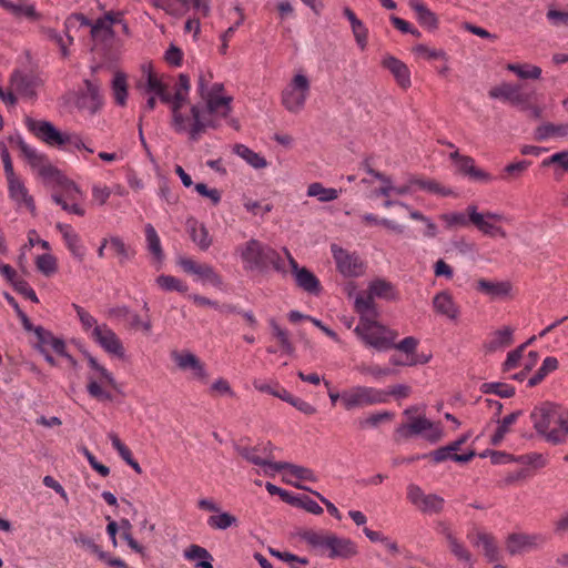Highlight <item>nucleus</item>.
<instances>
[{
    "label": "nucleus",
    "mask_w": 568,
    "mask_h": 568,
    "mask_svg": "<svg viewBox=\"0 0 568 568\" xmlns=\"http://www.w3.org/2000/svg\"><path fill=\"white\" fill-rule=\"evenodd\" d=\"M536 433L551 445H561L568 440V410L560 405L544 402L530 413Z\"/></svg>",
    "instance_id": "1"
},
{
    "label": "nucleus",
    "mask_w": 568,
    "mask_h": 568,
    "mask_svg": "<svg viewBox=\"0 0 568 568\" xmlns=\"http://www.w3.org/2000/svg\"><path fill=\"white\" fill-rule=\"evenodd\" d=\"M237 252L243 261L244 268L250 271L266 272L271 266L277 272H285L284 262L280 254L270 245L258 240L251 239Z\"/></svg>",
    "instance_id": "2"
},
{
    "label": "nucleus",
    "mask_w": 568,
    "mask_h": 568,
    "mask_svg": "<svg viewBox=\"0 0 568 568\" xmlns=\"http://www.w3.org/2000/svg\"><path fill=\"white\" fill-rule=\"evenodd\" d=\"M16 143L30 166L38 169L39 174L44 180L53 181L57 185L61 186L70 200L74 199L73 193H80L78 185L73 181L69 180L59 169L47 163L45 155L37 153L21 136L16 139Z\"/></svg>",
    "instance_id": "3"
},
{
    "label": "nucleus",
    "mask_w": 568,
    "mask_h": 568,
    "mask_svg": "<svg viewBox=\"0 0 568 568\" xmlns=\"http://www.w3.org/2000/svg\"><path fill=\"white\" fill-rule=\"evenodd\" d=\"M298 536L313 548L328 549L331 559H349L358 554L357 545L351 538L338 537L333 532L321 535L312 529H305L300 531Z\"/></svg>",
    "instance_id": "4"
},
{
    "label": "nucleus",
    "mask_w": 568,
    "mask_h": 568,
    "mask_svg": "<svg viewBox=\"0 0 568 568\" xmlns=\"http://www.w3.org/2000/svg\"><path fill=\"white\" fill-rule=\"evenodd\" d=\"M26 125L31 133L50 146L71 144L78 150L87 149V145L79 135L63 133L49 121L34 120L28 116L26 119Z\"/></svg>",
    "instance_id": "5"
},
{
    "label": "nucleus",
    "mask_w": 568,
    "mask_h": 568,
    "mask_svg": "<svg viewBox=\"0 0 568 568\" xmlns=\"http://www.w3.org/2000/svg\"><path fill=\"white\" fill-rule=\"evenodd\" d=\"M341 400L346 410L386 403L385 390L368 386H354L341 393Z\"/></svg>",
    "instance_id": "6"
},
{
    "label": "nucleus",
    "mask_w": 568,
    "mask_h": 568,
    "mask_svg": "<svg viewBox=\"0 0 568 568\" xmlns=\"http://www.w3.org/2000/svg\"><path fill=\"white\" fill-rule=\"evenodd\" d=\"M427 430L428 433L424 437L432 444L438 443L444 436L443 429L439 426H434L429 419L419 416L410 417V422L407 424H400L395 430V439H408Z\"/></svg>",
    "instance_id": "7"
},
{
    "label": "nucleus",
    "mask_w": 568,
    "mask_h": 568,
    "mask_svg": "<svg viewBox=\"0 0 568 568\" xmlns=\"http://www.w3.org/2000/svg\"><path fill=\"white\" fill-rule=\"evenodd\" d=\"M310 81L304 74H296L282 92V104L288 112L298 113L310 94Z\"/></svg>",
    "instance_id": "8"
},
{
    "label": "nucleus",
    "mask_w": 568,
    "mask_h": 568,
    "mask_svg": "<svg viewBox=\"0 0 568 568\" xmlns=\"http://www.w3.org/2000/svg\"><path fill=\"white\" fill-rule=\"evenodd\" d=\"M488 95L491 99L507 101L513 105L525 106L535 99V91L528 90L527 85L523 83L503 82L491 88Z\"/></svg>",
    "instance_id": "9"
},
{
    "label": "nucleus",
    "mask_w": 568,
    "mask_h": 568,
    "mask_svg": "<svg viewBox=\"0 0 568 568\" xmlns=\"http://www.w3.org/2000/svg\"><path fill=\"white\" fill-rule=\"evenodd\" d=\"M367 346L378 352H385L394 347V341L397 338V332L386 327L383 324L367 326L359 333H355Z\"/></svg>",
    "instance_id": "10"
},
{
    "label": "nucleus",
    "mask_w": 568,
    "mask_h": 568,
    "mask_svg": "<svg viewBox=\"0 0 568 568\" xmlns=\"http://www.w3.org/2000/svg\"><path fill=\"white\" fill-rule=\"evenodd\" d=\"M331 252L336 263L337 271L345 277H358L365 272V264L356 253H351L333 243Z\"/></svg>",
    "instance_id": "11"
},
{
    "label": "nucleus",
    "mask_w": 568,
    "mask_h": 568,
    "mask_svg": "<svg viewBox=\"0 0 568 568\" xmlns=\"http://www.w3.org/2000/svg\"><path fill=\"white\" fill-rule=\"evenodd\" d=\"M274 446L271 442L261 443L255 446H235L236 453L247 460L248 463L264 467V471L266 475L271 474L270 464H276L277 462H273Z\"/></svg>",
    "instance_id": "12"
},
{
    "label": "nucleus",
    "mask_w": 568,
    "mask_h": 568,
    "mask_svg": "<svg viewBox=\"0 0 568 568\" xmlns=\"http://www.w3.org/2000/svg\"><path fill=\"white\" fill-rule=\"evenodd\" d=\"M547 542V537L542 534L513 532L506 538V549L514 556L523 551L537 549Z\"/></svg>",
    "instance_id": "13"
},
{
    "label": "nucleus",
    "mask_w": 568,
    "mask_h": 568,
    "mask_svg": "<svg viewBox=\"0 0 568 568\" xmlns=\"http://www.w3.org/2000/svg\"><path fill=\"white\" fill-rule=\"evenodd\" d=\"M178 263L185 273L196 275L202 282L210 283L215 287H222V276L216 273L213 266L205 263H197L190 257H180Z\"/></svg>",
    "instance_id": "14"
},
{
    "label": "nucleus",
    "mask_w": 568,
    "mask_h": 568,
    "mask_svg": "<svg viewBox=\"0 0 568 568\" xmlns=\"http://www.w3.org/2000/svg\"><path fill=\"white\" fill-rule=\"evenodd\" d=\"M189 93L181 92V90H175L172 95L170 92L168 93V101L165 104L170 105L171 109V126L176 133H185L187 130L189 118L182 113V108L189 101Z\"/></svg>",
    "instance_id": "15"
},
{
    "label": "nucleus",
    "mask_w": 568,
    "mask_h": 568,
    "mask_svg": "<svg viewBox=\"0 0 568 568\" xmlns=\"http://www.w3.org/2000/svg\"><path fill=\"white\" fill-rule=\"evenodd\" d=\"M94 341L108 353L119 357H124V347L118 335L108 325H95L92 332Z\"/></svg>",
    "instance_id": "16"
},
{
    "label": "nucleus",
    "mask_w": 568,
    "mask_h": 568,
    "mask_svg": "<svg viewBox=\"0 0 568 568\" xmlns=\"http://www.w3.org/2000/svg\"><path fill=\"white\" fill-rule=\"evenodd\" d=\"M10 83L20 95L33 99L37 97V88L42 84V81L33 72L14 70L10 77Z\"/></svg>",
    "instance_id": "17"
},
{
    "label": "nucleus",
    "mask_w": 568,
    "mask_h": 568,
    "mask_svg": "<svg viewBox=\"0 0 568 568\" xmlns=\"http://www.w3.org/2000/svg\"><path fill=\"white\" fill-rule=\"evenodd\" d=\"M191 119L192 122L187 124V134L189 139L192 142H197L202 134L206 132V129H217L219 122L215 119H205L203 116V113L205 112V109L202 110L199 104H193L190 108Z\"/></svg>",
    "instance_id": "18"
},
{
    "label": "nucleus",
    "mask_w": 568,
    "mask_h": 568,
    "mask_svg": "<svg viewBox=\"0 0 568 568\" xmlns=\"http://www.w3.org/2000/svg\"><path fill=\"white\" fill-rule=\"evenodd\" d=\"M171 357L180 369H191L193 372L194 378L203 383L207 382L209 375L206 373L204 364L199 359L196 355H194L191 352L173 351L171 353Z\"/></svg>",
    "instance_id": "19"
},
{
    "label": "nucleus",
    "mask_w": 568,
    "mask_h": 568,
    "mask_svg": "<svg viewBox=\"0 0 568 568\" xmlns=\"http://www.w3.org/2000/svg\"><path fill=\"white\" fill-rule=\"evenodd\" d=\"M223 90V84L215 83L212 90L206 93L205 112L209 115L219 113L222 118H227L232 111L231 97H216L215 93Z\"/></svg>",
    "instance_id": "20"
},
{
    "label": "nucleus",
    "mask_w": 568,
    "mask_h": 568,
    "mask_svg": "<svg viewBox=\"0 0 568 568\" xmlns=\"http://www.w3.org/2000/svg\"><path fill=\"white\" fill-rule=\"evenodd\" d=\"M381 64L392 73L399 88L406 90L412 85L409 68L402 60L394 55H386Z\"/></svg>",
    "instance_id": "21"
},
{
    "label": "nucleus",
    "mask_w": 568,
    "mask_h": 568,
    "mask_svg": "<svg viewBox=\"0 0 568 568\" xmlns=\"http://www.w3.org/2000/svg\"><path fill=\"white\" fill-rule=\"evenodd\" d=\"M0 7L11 13L14 18H24L29 21H38L41 19V13L36 10L34 4L29 3L28 0H0Z\"/></svg>",
    "instance_id": "22"
},
{
    "label": "nucleus",
    "mask_w": 568,
    "mask_h": 568,
    "mask_svg": "<svg viewBox=\"0 0 568 568\" xmlns=\"http://www.w3.org/2000/svg\"><path fill=\"white\" fill-rule=\"evenodd\" d=\"M87 92L82 93L77 101L79 109H87L91 114L97 113L103 103L100 88L90 80H84Z\"/></svg>",
    "instance_id": "23"
},
{
    "label": "nucleus",
    "mask_w": 568,
    "mask_h": 568,
    "mask_svg": "<svg viewBox=\"0 0 568 568\" xmlns=\"http://www.w3.org/2000/svg\"><path fill=\"white\" fill-rule=\"evenodd\" d=\"M476 455L477 454L474 449L469 450L466 454H454L453 450L448 447V445H446L429 453L423 454L422 458L430 459L434 464H439L447 459H452L460 464H466L470 462Z\"/></svg>",
    "instance_id": "24"
},
{
    "label": "nucleus",
    "mask_w": 568,
    "mask_h": 568,
    "mask_svg": "<svg viewBox=\"0 0 568 568\" xmlns=\"http://www.w3.org/2000/svg\"><path fill=\"white\" fill-rule=\"evenodd\" d=\"M408 4L416 13L417 22L429 32L439 28V19L435 12L428 9L420 0H408Z\"/></svg>",
    "instance_id": "25"
},
{
    "label": "nucleus",
    "mask_w": 568,
    "mask_h": 568,
    "mask_svg": "<svg viewBox=\"0 0 568 568\" xmlns=\"http://www.w3.org/2000/svg\"><path fill=\"white\" fill-rule=\"evenodd\" d=\"M57 230L62 234L64 243L71 254L79 261L82 262L85 256V250L82 245L80 235L73 231L69 224L58 223Z\"/></svg>",
    "instance_id": "26"
},
{
    "label": "nucleus",
    "mask_w": 568,
    "mask_h": 568,
    "mask_svg": "<svg viewBox=\"0 0 568 568\" xmlns=\"http://www.w3.org/2000/svg\"><path fill=\"white\" fill-rule=\"evenodd\" d=\"M8 189L10 199L19 204L23 203L30 213L36 216V203L33 197L29 194L24 183L19 178H16L11 181H8Z\"/></svg>",
    "instance_id": "27"
},
{
    "label": "nucleus",
    "mask_w": 568,
    "mask_h": 568,
    "mask_svg": "<svg viewBox=\"0 0 568 568\" xmlns=\"http://www.w3.org/2000/svg\"><path fill=\"white\" fill-rule=\"evenodd\" d=\"M511 283L508 281L493 282L486 278H479L476 282V290L491 300L507 297L511 292Z\"/></svg>",
    "instance_id": "28"
},
{
    "label": "nucleus",
    "mask_w": 568,
    "mask_h": 568,
    "mask_svg": "<svg viewBox=\"0 0 568 568\" xmlns=\"http://www.w3.org/2000/svg\"><path fill=\"white\" fill-rule=\"evenodd\" d=\"M467 213L469 214L470 222L484 234L490 236L499 235L500 237H506V231L500 226H497L485 221L484 214L477 212L476 205H468Z\"/></svg>",
    "instance_id": "29"
},
{
    "label": "nucleus",
    "mask_w": 568,
    "mask_h": 568,
    "mask_svg": "<svg viewBox=\"0 0 568 568\" xmlns=\"http://www.w3.org/2000/svg\"><path fill=\"white\" fill-rule=\"evenodd\" d=\"M433 306L437 313L450 320H456L459 315L458 306L447 291H442L434 296Z\"/></svg>",
    "instance_id": "30"
},
{
    "label": "nucleus",
    "mask_w": 568,
    "mask_h": 568,
    "mask_svg": "<svg viewBox=\"0 0 568 568\" xmlns=\"http://www.w3.org/2000/svg\"><path fill=\"white\" fill-rule=\"evenodd\" d=\"M368 292L374 296L378 298H383L386 301H398L399 300V293L396 290L395 285L386 281L384 278H375L368 285Z\"/></svg>",
    "instance_id": "31"
},
{
    "label": "nucleus",
    "mask_w": 568,
    "mask_h": 568,
    "mask_svg": "<svg viewBox=\"0 0 568 568\" xmlns=\"http://www.w3.org/2000/svg\"><path fill=\"white\" fill-rule=\"evenodd\" d=\"M34 334L38 341L36 347L40 353H45L47 346H51L55 353H61L63 351L64 341L55 337L52 332L42 326H37V328H34Z\"/></svg>",
    "instance_id": "32"
},
{
    "label": "nucleus",
    "mask_w": 568,
    "mask_h": 568,
    "mask_svg": "<svg viewBox=\"0 0 568 568\" xmlns=\"http://www.w3.org/2000/svg\"><path fill=\"white\" fill-rule=\"evenodd\" d=\"M296 286L304 292L312 295H320L322 292V285L316 275L311 272L307 267L302 266V271L297 273L295 277Z\"/></svg>",
    "instance_id": "33"
},
{
    "label": "nucleus",
    "mask_w": 568,
    "mask_h": 568,
    "mask_svg": "<svg viewBox=\"0 0 568 568\" xmlns=\"http://www.w3.org/2000/svg\"><path fill=\"white\" fill-rule=\"evenodd\" d=\"M270 468L272 471V475L276 471L281 470H288L291 475L296 477L297 479L302 480H308V481H316V476L314 475V471L310 468L298 466L295 464H291L287 462H278L276 464H270Z\"/></svg>",
    "instance_id": "34"
},
{
    "label": "nucleus",
    "mask_w": 568,
    "mask_h": 568,
    "mask_svg": "<svg viewBox=\"0 0 568 568\" xmlns=\"http://www.w3.org/2000/svg\"><path fill=\"white\" fill-rule=\"evenodd\" d=\"M513 342V328L506 326L493 333L491 338L485 343V349L487 352H496L499 348L511 345Z\"/></svg>",
    "instance_id": "35"
},
{
    "label": "nucleus",
    "mask_w": 568,
    "mask_h": 568,
    "mask_svg": "<svg viewBox=\"0 0 568 568\" xmlns=\"http://www.w3.org/2000/svg\"><path fill=\"white\" fill-rule=\"evenodd\" d=\"M568 135V123L565 124H554V123H544L536 128L535 130V140L536 141H545L551 136L564 138Z\"/></svg>",
    "instance_id": "36"
},
{
    "label": "nucleus",
    "mask_w": 568,
    "mask_h": 568,
    "mask_svg": "<svg viewBox=\"0 0 568 568\" xmlns=\"http://www.w3.org/2000/svg\"><path fill=\"white\" fill-rule=\"evenodd\" d=\"M184 557L189 560L200 559L197 568H213V557L207 549L199 545H191L184 550Z\"/></svg>",
    "instance_id": "37"
},
{
    "label": "nucleus",
    "mask_w": 568,
    "mask_h": 568,
    "mask_svg": "<svg viewBox=\"0 0 568 568\" xmlns=\"http://www.w3.org/2000/svg\"><path fill=\"white\" fill-rule=\"evenodd\" d=\"M145 239L149 252L153 255V258L161 263L164 260V252L161 246L160 237L152 224L145 225Z\"/></svg>",
    "instance_id": "38"
},
{
    "label": "nucleus",
    "mask_w": 568,
    "mask_h": 568,
    "mask_svg": "<svg viewBox=\"0 0 568 568\" xmlns=\"http://www.w3.org/2000/svg\"><path fill=\"white\" fill-rule=\"evenodd\" d=\"M479 544L484 547V555L489 562H495L499 560V550L496 545L495 537L487 532H478L477 541L474 545L478 546Z\"/></svg>",
    "instance_id": "39"
},
{
    "label": "nucleus",
    "mask_w": 568,
    "mask_h": 568,
    "mask_svg": "<svg viewBox=\"0 0 568 568\" xmlns=\"http://www.w3.org/2000/svg\"><path fill=\"white\" fill-rule=\"evenodd\" d=\"M521 415H523V410H516V412H513L509 415L505 416L501 420H498L499 425L490 438V444L493 446H498L503 442L505 435L509 432V427L514 423H516L518 417Z\"/></svg>",
    "instance_id": "40"
},
{
    "label": "nucleus",
    "mask_w": 568,
    "mask_h": 568,
    "mask_svg": "<svg viewBox=\"0 0 568 568\" xmlns=\"http://www.w3.org/2000/svg\"><path fill=\"white\" fill-rule=\"evenodd\" d=\"M233 151L235 154L244 159L254 169H263L267 165V162L263 156H261L258 153L254 152L244 144H235Z\"/></svg>",
    "instance_id": "41"
},
{
    "label": "nucleus",
    "mask_w": 568,
    "mask_h": 568,
    "mask_svg": "<svg viewBox=\"0 0 568 568\" xmlns=\"http://www.w3.org/2000/svg\"><path fill=\"white\" fill-rule=\"evenodd\" d=\"M110 247L114 254L119 257V264L124 265L128 261L134 258L136 252L131 246L126 245L124 241L119 236L110 237Z\"/></svg>",
    "instance_id": "42"
},
{
    "label": "nucleus",
    "mask_w": 568,
    "mask_h": 568,
    "mask_svg": "<svg viewBox=\"0 0 568 568\" xmlns=\"http://www.w3.org/2000/svg\"><path fill=\"white\" fill-rule=\"evenodd\" d=\"M558 368V359L554 356H548L544 359L538 371L528 379V387H535L540 384L548 374Z\"/></svg>",
    "instance_id": "43"
},
{
    "label": "nucleus",
    "mask_w": 568,
    "mask_h": 568,
    "mask_svg": "<svg viewBox=\"0 0 568 568\" xmlns=\"http://www.w3.org/2000/svg\"><path fill=\"white\" fill-rule=\"evenodd\" d=\"M112 91L115 103L120 106L126 104L128 99V82L126 75L123 72H116L112 80Z\"/></svg>",
    "instance_id": "44"
},
{
    "label": "nucleus",
    "mask_w": 568,
    "mask_h": 568,
    "mask_svg": "<svg viewBox=\"0 0 568 568\" xmlns=\"http://www.w3.org/2000/svg\"><path fill=\"white\" fill-rule=\"evenodd\" d=\"M237 523L239 520L234 515L221 510L207 518V525L212 529L225 530L232 526H237Z\"/></svg>",
    "instance_id": "45"
},
{
    "label": "nucleus",
    "mask_w": 568,
    "mask_h": 568,
    "mask_svg": "<svg viewBox=\"0 0 568 568\" xmlns=\"http://www.w3.org/2000/svg\"><path fill=\"white\" fill-rule=\"evenodd\" d=\"M507 70L514 72L518 78L524 80H536L541 75V68L529 63H509L507 64Z\"/></svg>",
    "instance_id": "46"
},
{
    "label": "nucleus",
    "mask_w": 568,
    "mask_h": 568,
    "mask_svg": "<svg viewBox=\"0 0 568 568\" xmlns=\"http://www.w3.org/2000/svg\"><path fill=\"white\" fill-rule=\"evenodd\" d=\"M445 499L437 494H428L417 508L423 514H440L444 510Z\"/></svg>",
    "instance_id": "47"
},
{
    "label": "nucleus",
    "mask_w": 568,
    "mask_h": 568,
    "mask_svg": "<svg viewBox=\"0 0 568 568\" xmlns=\"http://www.w3.org/2000/svg\"><path fill=\"white\" fill-rule=\"evenodd\" d=\"M483 394H495L501 398H511L515 395V387L506 383L491 382L480 386Z\"/></svg>",
    "instance_id": "48"
},
{
    "label": "nucleus",
    "mask_w": 568,
    "mask_h": 568,
    "mask_svg": "<svg viewBox=\"0 0 568 568\" xmlns=\"http://www.w3.org/2000/svg\"><path fill=\"white\" fill-rule=\"evenodd\" d=\"M145 91L159 97L162 103L168 101V85L163 83L152 71L148 73Z\"/></svg>",
    "instance_id": "49"
},
{
    "label": "nucleus",
    "mask_w": 568,
    "mask_h": 568,
    "mask_svg": "<svg viewBox=\"0 0 568 568\" xmlns=\"http://www.w3.org/2000/svg\"><path fill=\"white\" fill-rule=\"evenodd\" d=\"M90 36L93 40L100 39L102 41L114 38L115 32L113 27L106 23L102 17L92 22Z\"/></svg>",
    "instance_id": "50"
},
{
    "label": "nucleus",
    "mask_w": 568,
    "mask_h": 568,
    "mask_svg": "<svg viewBox=\"0 0 568 568\" xmlns=\"http://www.w3.org/2000/svg\"><path fill=\"white\" fill-rule=\"evenodd\" d=\"M273 336L278 341L281 348L288 355H293L295 347L290 341L288 332L282 328L274 318L270 320Z\"/></svg>",
    "instance_id": "51"
},
{
    "label": "nucleus",
    "mask_w": 568,
    "mask_h": 568,
    "mask_svg": "<svg viewBox=\"0 0 568 568\" xmlns=\"http://www.w3.org/2000/svg\"><path fill=\"white\" fill-rule=\"evenodd\" d=\"M409 184L417 185L420 190L439 194L442 196H449L454 194L453 190L442 186L435 180L413 179L409 181Z\"/></svg>",
    "instance_id": "52"
},
{
    "label": "nucleus",
    "mask_w": 568,
    "mask_h": 568,
    "mask_svg": "<svg viewBox=\"0 0 568 568\" xmlns=\"http://www.w3.org/2000/svg\"><path fill=\"white\" fill-rule=\"evenodd\" d=\"M308 196H317L321 202H331L337 199L338 192L336 189H326L321 183L315 182L308 185Z\"/></svg>",
    "instance_id": "53"
},
{
    "label": "nucleus",
    "mask_w": 568,
    "mask_h": 568,
    "mask_svg": "<svg viewBox=\"0 0 568 568\" xmlns=\"http://www.w3.org/2000/svg\"><path fill=\"white\" fill-rule=\"evenodd\" d=\"M530 164L531 162L527 160L509 163L503 169L500 179L505 181L516 180L525 173Z\"/></svg>",
    "instance_id": "54"
},
{
    "label": "nucleus",
    "mask_w": 568,
    "mask_h": 568,
    "mask_svg": "<svg viewBox=\"0 0 568 568\" xmlns=\"http://www.w3.org/2000/svg\"><path fill=\"white\" fill-rule=\"evenodd\" d=\"M156 284L164 291L172 292L176 291L180 293H185L187 291V285L184 284L181 280L172 276V275H160L156 277Z\"/></svg>",
    "instance_id": "55"
},
{
    "label": "nucleus",
    "mask_w": 568,
    "mask_h": 568,
    "mask_svg": "<svg viewBox=\"0 0 568 568\" xmlns=\"http://www.w3.org/2000/svg\"><path fill=\"white\" fill-rule=\"evenodd\" d=\"M37 268L44 274L45 276H50L57 272V258L49 253L41 254L36 260Z\"/></svg>",
    "instance_id": "56"
},
{
    "label": "nucleus",
    "mask_w": 568,
    "mask_h": 568,
    "mask_svg": "<svg viewBox=\"0 0 568 568\" xmlns=\"http://www.w3.org/2000/svg\"><path fill=\"white\" fill-rule=\"evenodd\" d=\"M291 485H293L295 488L297 489H302V490H306V491H310L311 494H313L314 496H316L321 503H323L327 509V511L329 513V515H332L334 518H336L337 520H341L342 519V514L341 511L337 509V507L331 503L326 497H324L322 494H320L318 491L316 490H313L300 483H291L288 481Z\"/></svg>",
    "instance_id": "57"
},
{
    "label": "nucleus",
    "mask_w": 568,
    "mask_h": 568,
    "mask_svg": "<svg viewBox=\"0 0 568 568\" xmlns=\"http://www.w3.org/2000/svg\"><path fill=\"white\" fill-rule=\"evenodd\" d=\"M359 315V323L355 327L354 333H359V331H363L367 326H374L376 324H379L377 322V317L379 316V312L375 306L372 307L369 311H364L358 314Z\"/></svg>",
    "instance_id": "58"
},
{
    "label": "nucleus",
    "mask_w": 568,
    "mask_h": 568,
    "mask_svg": "<svg viewBox=\"0 0 568 568\" xmlns=\"http://www.w3.org/2000/svg\"><path fill=\"white\" fill-rule=\"evenodd\" d=\"M40 32L59 45L63 58L69 55L68 45L70 44L63 40L62 36L55 29L49 27H40Z\"/></svg>",
    "instance_id": "59"
},
{
    "label": "nucleus",
    "mask_w": 568,
    "mask_h": 568,
    "mask_svg": "<svg viewBox=\"0 0 568 568\" xmlns=\"http://www.w3.org/2000/svg\"><path fill=\"white\" fill-rule=\"evenodd\" d=\"M87 359L90 367L97 371L102 379H104L112 388L119 390L118 383L115 382L113 375L104 366L100 365L95 357H93L91 354H87Z\"/></svg>",
    "instance_id": "60"
},
{
    "label": "nucleus",
    "mask_w": 568,
    "mask_h": 568,
    "mask_svg": "<svg viewBox=\"0 0 568 568\" xmlns=\"http://www.w3.org/2000/svg\"><path fill=\"white\" fill-rule=\"evenodd\" d=\"M440 220L445 222L447 229L466 226L470 222L469 216L467 217L463 212L444 213Z\"/></svg>",
    "instance_id": "61"
},
{
    "label": "nucleus",
    "mask_w": 568,
    "mask_h": 568,
    "mask_svg": "<svg viewBox=\"0 0 568 568\" xmlns=\"http://www.w3.org/2000/svg\"><path fill=\"white\" fill-rule=\"evenodd\" d=\"M190 235L192 241L203 251L207 250L212 243L204 225H201L199 229L193 226Z\"/></svg>",
    "instance_id": "62"
},
{
    "label": "nucleus",
    "mask_w": 568,
    "mask_h": 568,
    "mask_svg": "<svg viewBox=\"0 0 568 568\" xmlns=\"http://www.w3.org/2000/svg\"><path fill=\"white\" fill-rule=\"evenodd\" d=\"M515 462L525 465H530L535 468H542L547 465V459L544 457L542 454L539 453H530L517 457L515 456Z\"/></svg>",
    "instance_id": "63"
},
{
    "label": "nucleus",
    "mask_w": 568,
    "mask_h": 568,
    "mask_svg": "<svg viewBox=\"0 0 568 568\" xmlns=\"http://www.w3.org/2000/svg\"><path fill=\"white\" fill-rule=\"evenodd\" d=\"M120 527L122 528V538L128 542V546L135 552L143 554L144 548L132 537L131 524L128 519H121Z\"/></svg>",
    "instance_id": "64"
}]
</instances>
